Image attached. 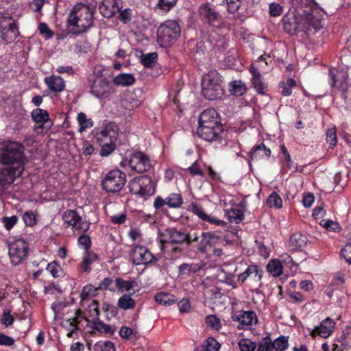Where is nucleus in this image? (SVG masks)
Wrapping results in <instances>:
<instances>
[{
	"mask_svg": "<svg viewBox=\"0 0 351 351\" xmlns=\"http://www.w3.org/2000/svg\"><path fill=\"white\" fill-rule=\"evenodd\" d=\"M69 23L76 28L71 29L73 34H80L86 32L93 23V14L90 8L84 4H77L69 17Z\"/></svg>",
	"mask_w": 351,
	"mask_h": 351,
	"instance_id": "f257e3e1",
	"label": "nucleus"
},
{
	"mask_svg": "<svg viewBox=\"0 0 351 351\" xmlns=\"http://www.w3.org/2000/svg\"><path fill=\"white\" fill-rule=\"evenodd\" d=\"M202 93L206 99L210 101L219 99L223 97L224 90L221 76L217 71H210L202 77Z\"/></svg>",
	"mask_w": 351,
	"mask_h": 351,
	"instance_id": "f03ea898",
	"label": "nucleus"
},
{
	"mask_svg": "<svg viewBox=\"0 0 351 351\" xmlns=\"http://www.w3.org/2000/svg\"><path fill=\"white\" fill-rule=\"evenodd\" d=\"M24 146L18 142L10 141L0 149V162L3 165L24 167Z\"/></svg>",
	"mask_w": 351,
	"mask_h": 351,
	"instance_id": "7ed1b4c3",
	"label": "nucleus"
},
{
	"mask_svg": "<svg viewBox=\"0 0 351 351\" xmlns=\"http://www.w3.org/2000/svg\"><path fill=\"white\" fill-rule=\"evenodd\" d=\"M180 34V27L174 21H168L160 25L157 32V40L161 46L167 47L173 43Z\"/></svg>",
	"mask_w": 351,
	"mask_h": 351,
	"instance_id": "20e7f679",
	"label": "nucleus"
},
{
	"mask_svg": "<svg viewBox=\"0 0 351 351\" xmlns=\"http://www.w3.org/2000/svg\"><path fill=\"white\" fill-rule=\"evenodd\" d=\"M129 186L132 193L145 199L155 193V185L147 176L134 178L130 181Z\"/></svg>",
	"mask_w": 351,
	"mask_h": 351,
	"instance_id": "39448f33",
	"label": "nucleus"
},
{
	"mask_svg": "<svg viewBox=\"0 0 351 351\" xmlns=\"http://www.w3.org/2000/svg\"><path fill=\"white\" fill-rule=\"evenodd\" d=\"M126 175L119 169L109 171L101 181L102 189L107 193L120 191L125 184Z\"/></svg>",
	"mask_w": 351,
	"mask_h": 351,
	"instance_id": "423d86ee",
	"label": "nucleus"
},
{
	"mask_svg": "<svg viewBox=\"0 0 351 351\" xmlns=\"http://www.w3.org/2000/svg\"><path fill=\"white\" fill-rule=\"evenodd\" d=\"M8 250L12 264L14 266H17L27 258L29 252V245L23 239H16L10 243Z\"/></svg>",
	"mask_w": 351,
	"mask_h": 351,
	"instance_id": "0eeeda50",
	"label": "nucleus"
},
{
	"mask_svg": "<svg viewBox=\"0 0 351 351\" xmlns=\"http://www.w3.org/2000/svg\"><path fill=\"white\" fill-rule=\"evenodd\" d=\"M24 171V167H14L10 165H3L0 169V190L5 191L19 178Z\"/></svg>",
	"mask_w": 351,
	"mask_h": 351,
	"instance_id": "6e6552de",
	"label": "nucleus"
},
{
	"mask_svg": "<svg viewBox=\"0 0 351 351\" xmlns=\"http://www.w3.org/2000/svg\"><path fill=\"white\" fill-rule=\"evenodd\" d=\"M129 166L132 171L138 173L147 172L152 168L149 158L140 151L134 152L130 156Z\"/></svg>",
	"mask_w": 351,
	"mask_h": 351,
	"instance_id": "1a4fd4ad",
	"label": "nucleus"
},
{
	"mask_svg": "<svg viewBox=\"0 0 351 351\" xmlns=\"http://www.w3.org/2000/svg\"><path fill=\"white\" fill-rule=\"evenodd\" d=\"M64 221L71 226L74 230L86 232L90 228V223L83 221L81 216L79 215L75 210H67L62 216Z\"/></svg>",
	"mask_w": 351,
	"mask_h": 351,
	"instance_id": "9d476101",
	"label": "nucleus"
},
{
	"mask_svg": "<svg viewBox=\"0 0 351 351\" xmlns=\"http://www.w3.org/2000/svg\"><path fill=\"white\" fill-rule=\"evenodd\" d=\"M201 19L214 27H220L222 18L219 14L208 4H203L199 8Z\"/></svg>",
	"mask_w": 351,
	"mask_h": 351,
	"instance_id": "9b49d317",
	"label": "nucleus"
},
{
	"mask_svg": "<svg viewBox=\"0 0 351 351\" xmlns=\"http://www.w3.org/2000/svg\"><path fill=\"white\" fill-rule=\"evenodd\" d=\"M131 256L133 263L136 265H147L157 261L151 252L143 245L134 246Z\"/></svg>",
	"mask_w": 351,
	"mask_h": 351,
	"instance_id": "f8f14e48",
	"label": "nucleus"
},
{
	"mask_svg": "<svg viewBox=\"0 0 351 351\" xmlns=\"http://www.w3.org/2000/svg\"><path fill=\"white\" fill-rule=\"evenodd\" d=\"M169 236V243L172 244L186 243L187 246H190L193 242L197 241L198 237L195 235L193 237L189 233H185L176 228H169L167 230Z\"/></svg>",
	"mask_w": 351,
	"mask_h": 351,
	"instance_id": "ddd939ff",
	"label": "nucleus"
},
{
	"mask_svg": "<svg viewBox=\"0 0 351 351\" xmlns=\"http://www.w3.org/2000/svg\"><path fill=\"white\" fill-rule=\"evenodd\" d=\"M183 204L182 197L180 194L171 193L165 199L160 196L156 197L154 206L156 209H159L164 205H167L170 208H179Z\"/></svg>",
	"mask_w": 351,
	"mask_h": 351,
	"instance_id": "4468645a",
	"label": "nucleus"
},
{
	"mask_svg": "<svg viewBox=\"0 0 351 351\" xmlns=\"http://www.w3.org/2000/svg\"><path fill=\"white\" fill-rule=\"evenodd\" d=\"M223 133V125H221L219 131L215 132L214 127H198L197 129V134L199 137L204 141L213 142L221 141V134Z\"/></svg>",
	"mask_w": 351,
	"mask_h": 351,
	"instance_id": "2eb2a0df",
	"label": "nucleus"
},
{
	"mask_svg": "<svg viewBox=\"0 0 351 351\" xmlns=\"http://www.w3.org/2000/svg\"><path fill=\"white\" fill-rule=\"evenodd\" d=\"M335 326V322L330 318L327 317L324 319L319 324L314 328L311 332V335L315 337L317 335L322 337H328L333 332Z\"/></svg>",
	"mask_w": 351,
	"mask_h": 351,
	"instance_id": "dca6fc26",
	"label": "nucleus"
},
{
	"mask_svg": "<svg viewBox=\"0 0 351 351\" xmlns=\"http://www.w3.org/2000/svg\"><path fill=\"white\" fill-rule=\"evenodd\" d=\"M118 128L114 123H108L105 128L97 133L96 138L101 143L117 141Z\"/></svg>",
	"mask_w": 351,
	"mask_h": 351,
	"instance_id": "f3484780",
	"label": "nucleus"
},
{
	"mask_svg": "<svg viewBox=\"0 0 351 351\" xmlns=\"http://www.w3.org/2000/svg\"><path fill=\"white\" fill-rule=\"evenodd\" d=\"M90 93L97 98L107 97L110 93L109 82L106 79H98L91 86Z\"/></svg>",
	"mask_w": 351,
	"mask_h": 351,
	"instance_id": "a211bd4d",
	"label": "nucleus"
},
{
	"mask_svg": "<svg viewBox=\"0 0 351 351\" xmlns=\"http://www.w3.org/2000/svg\"><path fill=\"white\" fill-rule=\"evenodd\" d=\"M234 321L239 322V328H243L244 326L256 324L258 322L257 316L255 312L252 311H241L238 315L235 314L232 316Z\"/></svg>",
	"mask_w": 351,
	"mask_h": 351,
	"instance_id": "6ab92c4d",
	"label": "nucleus"
},
{
	"mask_svg": "<svg viewBox=\"0 0 351 351\" xmlns=\"http://www.w3.org/2000/svg\"><path fill=\"white\" fill-rule=\"evenodd\" d=\"M114 283L117 290L121 293L129 292L132 290V293L134 294L139 291L138 282L135 280H125L118 277L115 278Z\"/></svg>",
	"mask_w": 351,
	"mask_h": 351,
	"instance_id": "aec40b11",
	"label": "nucleus"
},
{
	"mask_svg": "<svg viewBox=\"0 0 351 351\" xmlns=\"http://www.w3.org/2000/svg\"><path fill=\"white\" fill-rule=\"evenodd\" d=\"M99 10L106 18H110L120 11L116 0H104L99 5Z\"/></svg>",
	"mask_w": 351,
	"mask_h": 351,
	"instance_id": "412c9836",
	"label": "nucleus"
},
{
	"mask_svg": "<svg viewBox=\"0 0 351 351\" xmlns=\"http://www.w3.org/2000/svg\"><path fill=\"white\" fill-rule=\"evenodd\" d=\"M99 258L97 254L93 252L85 251L82 260L79 265V270L82 272L88 274L92 270V264Z\"/></svg>",
	"mask_w": 351,
	"mask_h": 351,
	"instance_id": "4be33fe9",
	"label": "nucleus"
},
{
	"mask_svg": "<svg viewBox=\"0 0 351 351\" xmlns=\"http://www.w3.org/2000/svg\"><path fill=\"white\" fill-rule=\"evenodd\" d=\"M250 71L252 75V84L253 88L258 94L265 95L267 92V87L262 82L261 74L254 64L250 65Z\"/></svg>",
	"mask_w": 351,
	"mask_h": 351,
	"instance_id": "5701e85b",
	"label": "nucleus"
},
{
	"mask_svg": "<svg viewBox=\"0 0 351 351\" xmlns=\"http://www.w3.org/2000/svg\"><path fill=\"white\" fill-rule=\"evenodd\" d=\"M45 83L51 91L60 93L64 90L65 82L63 79L58 75H51L46 77L44 80Z\"/></svg>",
	"mask_w": 351,
	"mask_h": 351,
	"instance_id": "b1692460",
	"label": "nucleus"
},
{
	"mask_svg": "<svg viewBox=\"0 0 351 351\" xmlns=\"http://www.w3.org/2000/svg\"><path fill=\"white\" fill-rule=\"evenodd\" d=\"M251 275H254L256 281H260L263 276V270L257 265H249L244 272L238 276V281L243 283Z\"/></svg>",
	"mask_w": 351,
	"mask_h": 351,
	"instance_id": "393cba45",
	"label": "nucleus"
},
{
	"mask_svg": "<svg viewBox=\"0 0 351 351\" xmlns=\"http://www.w3.org/2000/svg\"><path fill=\"white\" fill-rule=\"evenodd\" d=\"M19 34L18 25H11L0 28V38L5 43L8 44L14 41Z\"/></svg>",
	"mask_w": 351,
	"mask_h": 351,
	"instance_id": "a878e982",
	"label": "nucleus"
},
{
	"mask_svg": "<svg viewBox=\"0 0 351 351\" xmlns=\"http://www.w3.org/2000/svg\"><path fill=\"white\" fill-rule=\"evenodd\" d=\"M271 154V150L265 147L264 143L254 146L250 152V157L252 160H260L268 158Z\"/></svg>",
	"mask_w": 351,
	"mask_h": 351,
	"instance_id": "bb28decb",
	"label": "nucleus"
},
{
	"mask_svg": "<svg viewBox=\"0 0 351 351\" xmlns=\"http://www.w3.org/2000/svg\"><path fill=\"white\" fill-rule=\"evenodd\" d=\"M208 42L219 52H223L226 48L227 43L225 38L214 32L209 35Z\"/></svg>",
	"mask_w": 351,
	"mask_h": 351,
	"instance_id": "cd10ccee",
	"label": "nucleus"
},
{
	"mask_svg": "<svg viewBox=\"0 0 351 351\" xmlns=\"http://www.w3.org/2000/svg\"><path fill=\"white\" fill-rule=\"evenodd\" d=\"M91 328L93 330L98 331L101 333L113 335L116 330L114 326H111L101 322L99 318L92 320Z\"/></svg>",
	"mask_w": 351,
	"mask_h": 351,
	"instance_id": "c85d7f7f",
	"label": "nucleus"
},
{
	"mask_svg": "<svg viewBox=\"0 0 351 351\" xmlns=\"http://www.w3.org/2000/svg\"><path fill=\"white\" fill-rule=\"evenodd\" d=\"M304 24H306L307 27L304 31L308 34H315L317 30L322 27L321 21L313 15H308L306 18Z\"/></svg>",
	"mask_w": 351,
	"mask_h": 351,
	"instance_id": "c756f323",
	"label": "nucleus"
},
{
	"mask_svg": "<svg viewBox=\"0 0 351 351\" xmlns=\"http://www.w3.org/2000/svg\"><path fill=\"white\" fill-rule=\"evenodd\" d=\"M306 242L307 238L305 235L300 233H294L289 239V246L292 250H300L306 245Z\"/></svg>",
	"mask_w": 351,
	"mask_h": 351,
	"instance_id": "7c9ffc66",
	"label": "nucleus"
},
{
	"mask_svg": "<svg viewBox=\"0 0 351 351\" xmlns=\"http://www.w3.org/2000/svg\"><path fill=\"white\" fill-rule=\"evenodd\" d=\"M221 122L219 114L214 108L204 110L199 115L198 122Z\"/></svg>",
	"mask_w": 351,
	"mask_h": 351,
	"instance_id": "2f4dec72",
	"label": "nucleus"
},
{
	"mask_svg": "<svg viewBox=\"0 0 351 351\" xmlns=\"http://www.w3.org/2000/svg\"><path fill=\"white\" fill-rule=\"evenodd\" d=\"M121 104L124 108L132 110L138 108L141 104V101L136 98L133 93H129L125 95Z\"/></svg>",
	"mask_w": 351,
	"mask_h": 351,
	"instance_id": "473e14b6",
	"label": "nucleus"
},
{
	"mask_svg": "<svg viewBox=\"0 0 351 351\" xmlns=\"http://www.w3.org/2000/svg\"><path fill=\"white\" fill-rule=\"evenodd\" d=\"M133 293L123 294L119 298L117 306L123 310L133 309L136 306L135 300L132 298Z\"/></svg>",
	"mask_w": 351,
	"mask_h": 351,
	"instance_id": "72a5a7b5",
	"label": "nucleus"
},
{
	"mask_svg": "<svg viewBox=\"0 0 351 351\" xmlns=\"http://www.w3.org/2000/svg\"><path fill=\"white\" fill-rule=\"evenodd\" d=\"M284 30L290 35L295 34L298 25L295 22V19L293 16H284L281 21Z\"/></svg>",
	"mask_w": 351,
	"mask_h": 351,
	"instance_id": "f704fd0d",
	"label": "nucleus"
},
{
	"mask_svg": "<svg viewBox=\"0 0 351 351\" xmlns=\"http://www.w3.org/2000/svg\"><path fill=\"white\" fill-rule=\"evenodd\" d=\"M135 82V78L131 73H121L113 79L114 84L117 86H128Z\"/></svg>",
	"mask_w": 351,
	"mask_h": 351,
	"instance_id": "c9c22d12",
	"label": "nucleus"
},
{
	"mask_svg": "<svg viewBox=\"0 0 351 351\" xmlns=\"http://www.w3.org/2000/svg\"><path fill=\"white\" fill-rule=\"evenodd\" d=\"M154 298L157 303L164 306H170L177 300L175 295L167 292L158 293Z\"/></svg>",
	"mask_w": 351,
	"mask_h": 351,
	"instance_id": "e433bc0d",
	"label": "nucleus"
},
{
	"mask_svg": "<svg viewBox=\"0 0 351 351\" xmlns=\"http://www.w3.org/2000/svg\"><path fill=\"white\" fill-rule=\"evenodd\" d=\"M203 264H195V263H183L178 267V273L180 275L195 274L203 269Z\"/></svg>",
	"mask_w": 351,
	"mask_h": 351,
	"instance_id": "4c0bfd02",
	"label": "nucleus"
},
{
	"mask_svg": "<svg viewBox=\"0 0 351 351\" xmlns=\"http://www.w3.org/2000/svg\"><path fill=\"white\" fill-rule=\"evenodd\" d=\"M82 311L78 309L75 312V316L73 318L69 319L67 320V322L69 323V326L71 327H73V329L67 334V336L69 337H70V338L72 337L73 334L77 330H78L77 325L80 323V318L84 319L86 321H87L88 322H90L88 319L86 317L82 315Z\"/></svg>",
	"mask_w": 351,
	"mask_h": 351,
	"instance_id": "58836bf2",
	"label": "nucleus"
},
{
	"mask_svg": "<svg viewBox=\"0 0 351 351\" xmlns=\"http://www.w3.org/2000/svg\"><path fill=\"white\" fill-rule=\"evenodd\" d=\"M33 120L38 124L43 125L49 120V114L47 110L36 108L32 112Z\"/></svg>",
	"mask_w": 351,
	"mask_h": 351,
	"instance_id": "ea45409f",
	"label": "nucleus"
},
{
	"mask_svg": "<svg viewBox=\"0 0 351 351\" xmlns=\"http://www.w3.org/2000/svg\"><path fill=\"white\" fill-rule=\"evenodd\" d=\"M226 215L230 223H239L244 219L243 212L239 208H232Z\"/></svg>",
	"mask_w": 351,
	"mask_h": 351,
	"instance_id": "a19ab883",
	"label": "nucleus"
},
{
	"mask_svg": "<svg viewBox=\"0 0 351 351\" xmlns=\"http://www.w3.org/2000/svg\"><path fill=\"white\" fill-rule=\"evenodd\" d=\"M267 271L274 276H280L282 273V266L280 261L272 260L269 261L267 266Z\"/></svg>",
	"mask_w": 351,
	"mask_h": 351,
	"instance_id": "79ce46f5",
	"label": "nucleus"
},
{
	"mask_svg": "<svg viewBox=\"0 0 351 351\" xmlns=\"http://www.w3.org/2000/svg\"><path fill=\"white\" fill-rule=\"evenodd\" d=\"M158 58V54L156 52L143 54L141 56V62L147 68L154 66Z\"/></svg>",
	"mask_w": 351,
	"mask_h": 351,
	"instance_id": "37998d69",
	"label": "nucleus"
},
{
	"mask_svg": "<svg viewBox=\"0 0 351 351\" xmlns=\"http://www.w3.org/2000/svg\"><path fill=\"white\" fill-rule=\"evenodd\" d=\"M289 337L283 335L280 336L274 341H272L274 350L276 351H284L289 347Z\"/></svg>",
	"mask_w": 351,
	"mask_h": 351,
	"instance_id": "c03bdc74",
	"label": "nucleus"
},
{
	"mask_svg": "<svg viewBox=\"0 0 351 351\" xmlns=\"http://www.w3.org/2000/svg\"><path fill=\"white\" fill-rule=\"evenodd\" d=\"M258 349L256 351H273L272 340L270 335L267 334L266 337L263 338L258 343Z\"/></svg>",
	"mask_w": 351,
	"mask_h": 351,
	"instance_id": "a18cd8bd",
	"label": "nucleus"
},
{
	"mask_svg": "<svg viewBox=\"0 0 351 351\" xmlns=\"http://www.w3.org/2000/svg\"><path fill=\"white\" fill-rule=\"evenodd\" d=\"M77 121L80 125L79 132H82L87 128L93 126V121L90 119H87L86 115L84 112L77 114Z\"/></svg>",
	"mask_w": 351,
	"mask_h": 351,
	"instance_id": "49530a36",
	"label": "nucleus"
},
{
	"mask_svg": "<svg viewBox=\"0 0 351 351\" xmlns=\"http://www.w3.org/2000/svg\"><path fill=\"white\" fill-rule=\"evenodd\" d=\"M17 25L16 21L8 12H0V28Z\"/></svg>",
	"mask_w": 351,
	"mask_h": 351,
	"instance_id": "de8ad7c7",
	"label": "nucleus"
},
{
	"mask_svg": "<svg viewBox=\"0 0 351 351\" xmlns=\"http://www.w3.org/2000/svg\"><path fill=\"white\" fill-rule=\"evenodd\" d=\"M238 346L241 351H255L257 344L249 339L243 338L239 341Z\"/></svg>",
	"mask_w": 351,
	"mask_h": 351,
	"instance_id": "09e8293b",
	"label": "nucleus"
},
{
	"mask_svg": "<svg viewBox=\"0 0 351 351\" xmlns=\"http://www.w3.org/2000/svg\"><path fill=\"white\" fill-rule=\"evenodd\" d=\"M267 204L269 207L280 208L282 206V200L276 192H273L267 199Z\"/></svg>",
	"mask_w": 351,
	"mask_h": 351,
	"instance_id": "8fccbe9b",
	"label": "nucleus"
},
{
	"mask_svg": "<svg viewBox=\"0 0 351 351\" xmlns=\"http://www.w3.org/2000/svg\"><path fill=\"white\" fill-rule=\"evenodd\" d=\"M202 236L201 244L203 248L211 246L218 239V237L213 232H202Z\"/></svg>",
	"mask_w": 351,
	"mask_h": 351,
	"instance_id": "3c124183",
	"label": "nucleus"
},
{
	"mask_svg": "<svg viewBox=\"0 0 351 351\" xmlns=\"http://www.w3.org/2000/svg\"><path fill=\"white\" fill-rule=\"evenodd\" d=\"M46 269L53 278H58L62 274V269L56 261L49 263Z\"/></svg>",
	"mask_w": 351,
	"mask_h": 351,
	"instance_id": "603ef678",
	"label": "nucleus"
},
{
	"mask_svg": "<svg viewBox=\"0 0 351 351\" xmlns=\"http://www.w3.org/2000/svg\"><path fill=\"white\" fill-rule=\"evenodd\" d=\"M178 0H158L156 7L164 12H169L177 3Z\"/></svg>",
	"mask_w": 351,
	"mask_h": 351,
	"instance_id": "864d4df0",
	"label": "nucleus"
},
{
	"mask_svg": "<svg viewBox=\"0 0 351 351\" xmlns=\"http://www.w3.org/2000/svg\"><path fill=\"white\" fill-rule=\"evenodd\" d=\"M116 147V141H106L103 142L100 150V155L101 156H109Z\"/></svg>",
	"mask_w": 351,
	"mask_h": 351,
	"instance_id": "5fc2aeb1",
	"label": "nucleus"
},
{
	"mask_svg": "<svg viewBox=\"0 0 351 351\" xmlns=\"http://www.w3.org/2000/svg\"><path fill=\"white\" fill-rule=\"evenodd\" d=\"M203 348L205 351H218L220 344L213 337H208L204 343Z\"/></svg>",
	"mask_w": 351,
	"mask_h": 351,
	"instance_id": "6e6d98bb",
	"label": "nucleus"
},
{
	"mask_svg": "<svg viewBox=\"0 0 351 351\" xmlns=\"http://www.w3.org/2000/svg\"><path fill=\"white\" fill-rule=\"evenodd\" d=\"M22 218L27 226H33L36 223V215L32 210L25 212L22 215Z\"/></svg>",
	"mask_w": 351,
	"mask_h": 351,
	"instance_id": "4d7b16f0",
	"label": "nucleus"
},
{
	"mask_svg": "<svg viewBox=\"0 0 351 351\" xmlns=\"http://www.w3.org/2000/svg\"><path fill=\"white\" fill-rule=\"evenodd\" d=\"M18 220L19 217L16 215H12L10 217L5 216L1 219V221L7 230H11L14 226L16 224Z\"/></svg>",
	"mask_w": 351,
	"mask_h": 351,
	"instance_id": "13d9d810",
	"label": "nucleus"
},
{
	"mask_svg": "<svg viewBox=\"0 0 351 351\" xmlns=\"http://www.w3.org/2000/svg\"><path fill=\"white\" fill-rule=\"evenodd\" d=\"M89 317H92L93 320L97 319L99 316V303L96 300H93L88 305V308Z\"/></svg>",
	"mask_w": 351,
	"mask_h": 351,
	"instance_id": "bf43d9fd",
	"label": "nucleus"
},
{
	"mask_svg": "<svg viewBox=\"0 0 351 351\" xmlns=\"http://www.w3.org/2000/svg\"><path fill=\"white\" fill-rule=\"evenodd\" d=\"M226 1L228 6V11L232 14L237 12L243 3V0H226Z\"/></svg>",
	"mask_w": 351,
	"mask_h": 351,
	"instance_id": "052dcab7",
	"label": "nucleus"
},
{
	"mask_svg": "<svg viewBox=\"0 0 351 351\" xmlns=\"http://www.w3.org/2000/svg\"><path fill=\"white\" fill-rule=\"evenodd\" d=\"M233 94L237 96L242 95L245 92V86L241 81L231 82Z\"/></svg>",
	"mask_w": 351,
	"mask_h": 351,
	"instance_id": "680f3d73",
	"label": "nucleus"
},
{
	"mask_svg": "<svg viewBox=\"0 0 351 351\" xmlns=\"http://www.w3.org/2000/svg\"><path fill=\"white\" fill-rule=\"evenodd\" d=\"M97 290H99L98 287L95 288L92 285L85 286L81 293L82 300H88L90 296L94 295V292Z\"/></svg>",
	"mask_w": 351,
	"mask_h": 351,
	"instance_id": "e2e57ef3",
	"label": "nucleus"
},
{
	"mask_svg": "<svg viewBox=\"0 0 351 351\" xmlns=\"http://www.w3.org/2000/svg\"><path fill=\"white\" fill-rule=\"evenodd\" d=\"M78 245L83 247L85 251H88L91 247V240L89 236L82 234L78 238Z\"/></svg>",
	"mask_w": 351,
	"mask_h": 351,
	"instance_id": "0e129e2a",
	"label": "nucleus"
},
{
	"mask_svg": "<svg viewBox=\"0 0 351 351\" xmlns=\"http://www.w3.org/2000/svg\"><path fill=\"white\" fill-rule=\"evenodd\" d=\"M326 141L330 147H334L337 144L336 130L335 128L328 129L326 132Z\"/></svg>",
	"mask_w": 351,
	"mask_h": 351,
	"instance_id": "69168bd1",
	"label": "nucleus"
},
{
	"mask_svg": "<svg viewBox=\"0 0 351 351\" xmlns=\"http://www.w3.org/2000/svg\"><path fill=\"white\" fill-rule=\"evenodd\" d=\"M95 346L100 351H115L114 344L110 341L97 343Z\"/></svg>",
	"mask_w": 351,
	"mask_h": 351,
	"instance_id": "338daca9",
	"label": "nucleus"
},
{
	"mask_svg": "<svg viewBox=\"0 0 351 351\" xmlns=\"http://www.w3.org/2000/svg\"><path fill=\"white\" fill-rule=\"evenodd\" d=\"M341 256L345 258L346 261L351 265V243H347L343 248L341 249Z\"/></svg>",
	"mask_w": 351,
	"mask_h": 351,
	"instance_id": "774afa93",
	"label": "nucleus"
}]
</instances>
